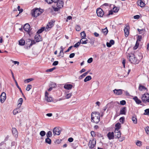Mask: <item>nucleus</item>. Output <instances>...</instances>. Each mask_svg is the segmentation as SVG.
<instances>
[{
    "instance_id": "f257e3e1",
    "label": "nucleus",
    "mask_w": 149,
    "mask_h": 149,
    "mask_svg": "<svg viewBox=\"0 0 149 149\" xmlns=\"http://www.w3.org/2000/svg\"><path fill=\"white\" fill-rule=\"evenodd\" d=\"M91 119L92 122L97 123L100 121V113L98 112H93L91 113Z\"/></svg>"
},
{
    "instance_id": "f03ea898",
    "label": "nucleus",
    "mask_w": 149,
    "mask_h": 149,
    "mask_svg": "<svg viewBox=\"0 0 149 149\" xmlns=\"http://www.w3.org/2000/svg\"><path fill=\"white\" fill-rule=\"evenodd\" d=\"M54 3L55 5L53 6L52 7L55 11H58L63 7L64 2L62 0H59L56 3Z\"/></svg>"
},
{
    "instance_id": "7ed1b4c3",
    "label": "nucleus",
    "mask_w": 149,
    "mask_h": 149,
    "mask_svg": "<svg viewBox=\"0 0 149 149\" xmlns=\"http://www.w3.org/2000/svg\"><path fill=\"white\" fill-rule=\"evenodd\" d=\"M128 56H129L128 59H129V61L131 63L138 64L139 63V60L137 59L134 54H129Z\"/></svg>"
},
{
    "instance_id": "20e7f679",
    "label": "nucleus",
    "mask_w": 149,
    "mask_h": 149,
    "mask_svg": "<svg viewBox=\"0 0 149 149\" xmlns=\"http://www.w3.org/2000/svg\"><path fill=\"white\" fill-rule=\"evenodd\" d=\"M142 102L145 103L149 102V94L146 93L142 95L141 97Z\"/></svg>"
},
{
    "instance_id": "39448f33",
    "label": "nucleus",
    "mask_w": 149,
    "mask_h": 149,
    "mask_svg": "<svg viewBox=\"0 0 149 149\" xmlns=\"http://www.w3.org/2000/svg\"><path fill=\"white\" fill-rule=\"evenodd\" d=\"M23 29L29 35L32 33L31 31L30 26L29 24H25L23 26Z\"/></svg>"
},
{
    "instance_id": "423d86ee",
    "label": "nucleus",
    "mask_w": 149,
    "mask_h": 149,
    "mask_svg": "<svg viewBox=\"0 0 149 149\" xmlns=\"http://www.w3.org/2000/svg\"><path fill=\"white\" fill-rule=\"evenodd\" d=\"M40 13L41 14L42 12H41L38 8H36L32 10V15L34 17H37L39 15Z\"/></svg>"
},
{
    "instance_id": "0eeeda50",
    "label": "nucleus",
    "mask_w": 149,
    "mask_h": 149,
    "mask_svg": "<svg viewBox=\"0 0 149 149\" xmlns=\"http://www.w3.org/2000/svg\"><path fill=\"white\" fill-rule=\"evenodd\" d=\"M54 22L55 21H54L52 20L50 22H49L45 29V31H49L50 29L54 26Z\"/></svg>"
},
{
    "instance_id": "6e6552de",
    "label": "nucleus",
    "mask_w": 149,
    "mask_h": 149,
    "mask_svg": "<svg viewBox=\"0 0 149 149\" xmlns=\"http://www.w3.org/2000/svg\"><path fill=\"white\" fill-rule=\"evenodd\" d=\"M96 13L97 16L100 17H102L104 14V13L102 10L100 8H98L97 9Z\"/></svg>"
},
{
    "instance_id": "1a4fd4ad",
    "label": "nucleus",
    "mask_w": 149,
    "mask_h": 149,
    "mask_svg": "<svg viewBox=\"0 0 149 149\" xmlns=\"http://www.w3.org/2000/svg\"><path fill=\"white\" fill-rule=\"evenodd\" d=\"M96 144V140L95 139H93L92 141H90L88 146L90 148H93L95 147Z\"/></svg>"
},
{
    "instance_id": "9d476101",
    "label": "nucleus",
    "mask_w": 149,
    "mask_h": 149,
    "mask_svg": "<svg viewBox=\"0 0 149 149\" xmlns=\"http://www.w3.org/2000/svg\"><path fill=\"white\" fill-rule=\"evenodd\" d=\"M6 98V93L4 92H3L0 96V100L1 102L3 103L5 101Z\"/></svg>"
},
{
    "instance_id": "9b49d317",
    "label": "nucleus",
    "mask_w": 149,
    "mask_h": 149,
    "mask_svg": "<svg viewBox=\"0 0 149 149\" xmlns=\"http://www.w3.org/2000/svg\"><path fill=\"white\" fill-rule=\"evenodd\" d=\"M130 29V27L128 26H126L125 27L124 29V32L125 33V36L126 37H127L128 36L129 33Z\"/></svg>"
},
{
    "instance_id": "f8f14e48",
    "label": "nucleus",
    "mask_w": 149,
    "mask_h": 149,
    "mask_svg": "<svg viewBox=\"0 0 149 149\" xmlns=\"http://www.w3.org/2000/svg\"><path fill=\"white\" fill-rule=\"evenodd\" d=\"M53 132L54 135H60L61 132L58 128L57 127H55L53 130Z\"/></svg>"
},
{
    "instance_id": "ddd939ff",
    "label": "nucleus",
    "mask_w": 149,
    "mask_h": 149,
    "mask_svg": "<svg viewBox=\"0 0 149 149\" xmlns=\"http://www.w3.org/2000/svg\"><path fill=\"white\" fill-rule=\"evenodd\" d=\"M123 90L122 89L117 90L115 89L113 90V91L115 94L117 95H120L122 94V91Z\"/></svg>"
},
{
    "instance_id": "4468645a",
    "label": "nucleus",
    "mask_w": 149,
    "mask_h": 149,
    "mask_svg": "<svg viewBox=\"0 0 149 149\" xmlns=\"http://www.w3.org/2000/svg\"><path fill=\"white\" fill-rule=\"evenodd\" d=\"M107 136L109 140L113 139L114 137V133L113 132H109L107 135Z\"/></svg>"
},
{
    "instance_id": "2eb2a0df",
    "label": "nucleus",
    "mask_w": 149,
    "mask_h": 149,
    "mask_svg": "<svg viewBox=\"0 0 149 149\" xmlns=\"http://www.w3.org/2000/svg\"><path fill=\"white\" fill-rule=\"evenodd\" d=\"M126 107H124L121 108L120 111V114L125 115L126 114Z\"/></svg>"
},
{
    "instance_id": "dca6fc26",
    "label": "nucleus",
    "mask_w": 149,
    "mask_h": 149,
    "mask_svg": "<svg viewBox=\"0 0 149 149\" xmlns=\"http://www.w3.org/2000/svg\"><path fill=\"white\" fill-rule=\"evenodd\" d=\"M73 87V86L71 84H65L64 86V88L68 90L71 89Z\"/></svg>"
},
{
    "instance_id": "f3484780",
    "label": "nucleus",
    "mask_w": 149,
    "mask_h": 149,
    "mask_svg": "<svg viewBox=\"0 0 149 149\" xmlns=\"http://www.w3.org/2000/svg\"><path fill=\"white\" fill-rule=\"evenodd\" d=\"M137 3L138 5L141 7H144L145 5V3L141 0H138Z\"/></svg>"
},
{
    "instance_id": "a211bd4d",
    "label": "nucleus",
    "mask_w": 149,
    "mask_h": 149,
    "mask_svg": "<svg viewBox=\"0 0 149 149\" xmlns=\"http://www.w3.org/2000/svg\"><path fill=\"white\" fill-rule=\"evenodd\" d=\"M35 39L36 40V42H39L42 40L41 36L39 35H37L35 36Z\"/></svg>"
},
{
    "instance_id": "6ab92c4d",
    "label": "nucleus",
    "mask_w": 149,
    "mask_h": 149,
    "mask_svg": "<svg viewBox=\"0 0 149 149\" xmlns=\"http://www.w3.org/2000/svg\"><path fill=\"white\" fill-rule=\"evenodd\" d=\"M12 132L13 134L15 137L17 136V132L16 129L15 128H13L12 129Z\"/></svg>"
},
{
    "instance_id": "aec40b11",
    "label": "nucleus",
    "mask_w": 149,
    "mask_h": 149,
    "mask_svg": "<svg viewBox=\"0 0 149 149\" xmlns=\"http://www.w3.org/2000/svg\"><path fill=\"white\" fill-rule=\"evenodd\" d=\"M31 40L29 39L26 40L25 44L26 45L27 47H29V48L31 47L30 46L31 44Z\"/></svg>"
},
{
    "instance_id": "412c9836",
    "label": "nucleus",
    "mask_w": 149,
    "mask_h": 149,
    "mask_svg": "<svg viewBox=\"0 0 149 149\" xmlns=\"http://www.w3.org/2000/svg\"><path fill=\"white\" fill-rule=\"evenodd\" d=\"M133 99L135 101L136 103L138 104H141V101L137 97L135 96L134 97Z\"/></svg>"
},
{
    "instance_id": "4be33fe9",
    "label": "nucleus",
    "mask_w": 149,
    "mask_h": 149,
    "mask_svg": "<svg viewBox=\"0 0 149 149\" xmlns=\"http://www.w3.org/2000/svg\"><path fill=\"white\" fill-rule=\"evenodd\" d=\"M25 43V41L23 39H21L19 41V44L21 46L24 45Z\"/></svg>"
},
{
    "instance_id": "5701e85b",
    "label": "nucleus",
    "mask_w": 149,
    "mask_h": 149,
    "mask_svg": "<svg viewBox=\"0 0 149 149\" xmlns=\"http://www.w3.org/2000/svg\"><path fill=\"white\" fill-rule=\"evenodd\" d=\"M139 90L141 91H142L143 90H146L147 89V88L144 87V86L140 84L139 87Z\"/></svg>"
},
{
    "instance_id": "b1692460",
    "label": "nucleus",
    "mask_w": 149,
    "mask_h": 149,
    "mask_svg": "<svg viewBox=\"0 0 149 149\" xmlns=\"http://www.w3.org/2000/svg\"><path fill=\"white\" fill-rule=\"evenodd\" d=\"M89 72L90 71H88L87 72L83 73L82 75L79 76V79H81L83 78L86 75H87Z\"/></svg>"
},
{
    "instance_id": "393cba45",
    "label": "nucleus",
    "mask_w": 149,
    "mask_h": 149,
    "mask_svg": "<svg viewBox=\"0 0 149 149\" xmlns=\"http://www.w3.org/2000/svg\"><path fill=\"white\" fill-rule=\"evenodd\" d=\"M22 102L23 99L22 98H21L19 99L18 100V102L19 103L17 105L18 107L19 108L20 107L22 103Z\"/></svg>"
},
{
    "instance_id": "a878e982",
    "label": "nucleus",
    "mask_w": 149,
    "mask_h": 149,
    "mask_svg": "<svg viewBox=\"0 0 149 149\" xmlns=\"http://www.w3.org/2000/svg\"><path fill=\"white\" fill-rule=\"evenodd\" d=\"M81 36L82 39H86V38L85 37L86 36V34L85 31H83L81 33Z\"/></svg>"
},
{
    "instance_id": "bb28decb",
    "label": "nucleus",
    "mask_w": 149,
    "mask_h": 149,
    "mask_svg": "<svg viewBox=\"0 0 149 149\" xmlns=\"http://www.w3.org/2000/svg\"><path fill=\"white\" fill-rule=\"evenodd\" d=\"M91 77L90 76H87L84 79V81L85 82H86L88 81H89L91 79Z\"/></svg>"
},
{
    "instance_id": "cd10ccee",
    "label": "nucleus",
    "mask_w": 149,
    "mask_h": 149,
    "mask_svg": "<svg viewBox=\"0 0 149 149\" xmlns=\"http://www.w3.org/2000/svg\"><path fill=\"white\" fill-rule=\"evenodd\" d=\"M108 31L107 27H106L105 29H102V32H103L104 33V34L105 35H107L108 32Z\"/></svg>"
},
{
    "instance_id": "c85d7f7f",
    "label": "nucleus",
    "mask_w": 149,
    "mask_h": 149,
    "mask_svg": "<svg viewBox=\"0 0 149 149\" xmlns=\"http://www.w3.org/2000/svg\"><path fill=\"white\" fill-rule=\"evenodd\" d=\"M114 135L116 136V138H117L118 139L121 136V132H119L118 133H114Z\"/></svg>"
},
{
    "instance_id": "c756f323",
    "label": "nucleus",
    "mask_w": 149,
    "mask_h": 149,
    "mask_svg": "<svg viewBox=\"0 0 149 149\" xmlns=\"http://www.w3.org/2000/svg\"><path fill=\"white\" fill-rule=\"evenodd\" d=\"M45 28L44 27H42L41 29H39L38 31L37 32V33L38 34H39L41 33L42 31H43L44 30H45Z\"/></svg>"
},
{
    "instance_id": "7c9ffc66",
    "label": "nucleus",
    "mask_w": 149,
    "mask_h": 149,
    "mask_svg": "<svg viewBox=\"0 0 149 149\" xmlns=\"http://www.w3.org/2000/svg\"><path fill=\"white\" fill-rule=\"evenodd\" d=\"M132 120L134 123L136 124L137 123V120L136 116H133L132 118Z\"/></svg>"
},
{
    "instance_id": "2f4dec72",
    "label": "nucleus",
    "mask_w": 149,
    "mask_h": 149,
    "mask_svg": "<svg viewBox=\"0 0 149 149\" xmlns=\"http://www.w3.org/2000/svg\"><path fill=\"white\" fill-rule=\"evenodd\" d=\"M45 142L49 144H51V140L49 138L47 137L46 139H45Z\"/></svg>"
},
{
    "instance_id": "473e14b6",
    "label": "nucleus",
    "mask_w": 149,
    "mask_h": 149,
    "mask_svg": "<svg viewBox=\"0 0 149 149\" xmlns=\"http://www.w3.org/2000/svg\"><path fill=\"white\" fill-rule=\"evenodd\" d=\"M46 136L48 138L51 137L52 136V132L50 131H48L47 133Z\"/></svg>"
},
{
    "instance_id": "72a5a7b5",
    "label": "nucleus",
    "mask_w": 149,
    "mask_h": 149,
    "mask_svg": "<svg viewBox=\"0 0 149 149\" xmlns=\"http://www.w3.org/2000/svg\"><path fill=\"white\" fill-rule=\"evenodd\" d=\"M32 86L31 85L29 84L27 85V87L26 88V90L28 91H29L32 88Z\"/></svg>"
},
{
    "instance_id": "f704fd0d",
    "label": "nucleus",
    "mask_w": 149,
    "mask_h": 149,
    "mask_svg": "<svg viewBox=\"0 0 149 149\" xmlns=\"http://www.w3.org/2000/svg\"><path fill=\"white\" fill-rule=\"evenodd\" d=\"M46 133L44 131H41L40 133V135L42 136H44L45 135Z\"/></svg>"
},
{
    "instance_id": "c9c22d12",
    "label": "nucleus",
    "mask_w": 149,
    "mask_h": 149,
    "mask_svg": "<svg viewBox=\"0 0 149 149\" xmlns=\"http://www.w3.org/2000/svg\"><path fill=\"white\" fill-rule=\"evenodd\" d=\"M136 144L138 146H141L142 145V142L139 141H137Z\"/></svg>"
},
{
    "instance_id": "e433bc0d",
    "label": "nucleus",
    "mask_w": 149,
    "mask_h": 149,
    "mask_svg": "<svg viewBox=\"0 0 149 149\" xmlns=\"http://www.w3.org/2000/svg\"><path fill=\"white\" fill-rule=\"evenodd\" d=\"M119 121L121 122L122 123H123L125 121V118L123 117H121L119 119Z\"/></svg>"
},
{
    "instance_id": "4c0bfd02",
    "label": "nucleus",
    "mask_w": 149,
    "mask_h": 149,
    "mask_svg": "<svg viewBox=\"0 0 149 149\" xmlns=\"http://www.w3.org/2000/svg\"><path fill=\"white\" fill-rule=\"evenodd\" d=\"M115 127L116 128H117V129H120L121 127L120 124L119 123H117L115 125Z\"/></svg>"
},
{
    "instance_id": "58836bf2",
    "label": "nucleus",
    "mask_w": 149,
    "mask_h": 149,
    "mask_svg": "<svg viewBox=\"0 0 149 149\" xmlns=\"http://www.w3.org/2000/svg\"><path fill=\"white\" fill-rule=\"evenodd\" d=\"M113 12L116 13L119 10V9H118V8L116 7H114L113 8Z\"/></svg>"
},
{
    "instance_id": "ea45409f",
    "label": "nucleus",
    "mask_w": 149,
    "mask_h": 149,
    "mask_svg": "<svg viewBox=\"0 0 149 149\" xmlns=\"http://www.w3.org/2000/svg\"><path fill=\"white\" fill-rule=\"evenodd\" d=\"M145 113H144V115H149V109H146L145 110Z\"/></svg>"
},
{
    "instance_id": "a19ab883",
    "label": "nucleus",
    "mask_w": 149,
    "mask_h": 149,
    "mask_svg": "<svg viewBox=\"0 0 149 149\" xmlns=\"http://www.w3.org/2000/svg\"><path fill=\"white\" fill-rule=\"evenodd\" d=\"M45 99L48 102H51L52 100L51 97H47L45 98Z\"/></svg>"
},
{
    "instance_id": "79ce46f5",
    "label": "nucleus",
    "mask_w": 149,
    "mask_h": 149,
    "mask_svg": "<svg viewBox=\"0 0 149 149\" xmlns=\"http://www.w3.org/2000/svg\"><path fill=\"white\" fill-rule=\"evenodd\" d=\"M61 50L60 51V55H61V53H63V56H62V57H63V55H64V53H63V46H61Z\"/></svg>"
},
{
    "instance_id": "37998d69",
    "label": "nucleus",
    "mask_w": 149,
    "mask_h": 149,
    "mask_svg": "<svg viewBox=\"0 0 149 149\" xmlns=\"http://www.w3.org/2000/svg\"><path fill=\"white\" fill-rule=\"evenodd\" d=\"M15 83L16 84V85L17 87L19 89V90L20 92H22V90H21V88L18 86V84H17V81H16V80H15Z\"/></svg>"
},
{
    "instance_id": "c03bdc74",
    "label": "nucleus",
    "mask_w": 149,
    "mask_h": 149,
    "mask_svg": "<svg viewBox=\"0 0 149 149\" xmlns=\"http://www.w3.org/2000/svg\"><path fill=\"white\" fill-rule=\"evenodd\" d=\"M142 39V36H141L139 35L137 37V40L136 41L137 42L138 41H141V40Z\"/></svg>"
},
{
    "instance_id": "a18cd8bd",
    "label": "nucleus",
    "mask_w": 149,
    "mask_h": 149,
    "mask_svg": "<svg viewBox=\"0 0 149 149\" xmlns=\"http://www.w3.org/2000/svg\"><path fill=\"white\" fill-rule=\"evenodd\" d=\"M71 95H72L71 93L67 94L65 96L66 98V99L69 98L71 97Z\"/></svg>"
},
{
    "instance_id": "49530a36",
    "label": "nucleus",
    "mask_w": 149,
    "mask_h": 149,
    "mask_svg": "<svg viewBox=\"0 0 149 149\" xmlns=\"http://www.w3.org/2000/svg\"><path fill=\"white\" fill-rule=\"evenodd\" d=\"M120 104L121 105H124L126 104V102L125 100H122L120 101Z\"/></svg>"
},
{
    "instance_id": "de8ad7c7",
    "label": "nucleus",
    "mask_w": 149,
    "mask_h": 149,
    "mask_svg": "<svg viewBox=\"0 0 149 149\" xmlns=\"http://www.w3.org/2000/svg\"><path fill=\"white\" fill-rule=\"evenodd\" d=\"M81 29L80 26H79V25H77L76 26V31H79Z\"/></svg>"
},
{
    "instance_id": "09e8293b",
    "label": "nucleus",
    "mask_w": 149,
    "mask_h": 149,
    "mask_svg": "<svg viewBox=\"0 0 149 149\" xmlns=\"http://www.w3.org/2000/svg\"><path fill=\"white\" fill-rule=\"evenodd\" d=\"M91 134L92 136L93 137H94L95 136L96 134L95 133V132L93 131H92L91 132Z\"/></svg>"
},
{
    "instance_id": "8fccbe9b",
    "label": "nucleus",
    "mask_w": 149,
    "mask_h": 149,
    "mask_svg": "<svg viewBox=\"0 0 149 149\" xmlns=\"http://www.w3.org/2000/svg\"><path fill=\"white\" fill-rule=\"evenodd\" d=\"M33 80V79L32 78L28 79H26L25 80V82H26L27 83H29L30 81H32Z\"/></svg>"
},
{
    "instance_id": "3c124183",
    "label": "nucleus",
    "mask_w": 149,
    "mask_h": 149,
    "mask_svg": "<svg viewBox=\"0 0 149 149\" xmlns=\"http://www.w3.org/2000/svg\"><path fill=\"white\" fill-rule=\"evenodd\" d=\"M51 86L52 87L55 88L56 86V84L55 83L52 82L51 83Z\"/></svg>"
},
{
    "instance_id": "603ef678",
    "label": "nucleus",
    "mask_w": 149,
    "mask_h": 149,
    "mask_svg": "<svg viewBox=\"0 0 149 149\" xmlns=\"http://www.w3.org/2000/svg\"><path fill=\"white\" fill-rule=\"evenodd\" d=\"M93 60V58H90L88 59L87 62L88 63H91L92 62Z\"/></svg>"
},
{
    "instance_id": "864d4df0",
    "label": "nucleus",
    "mask_w": 149,
    "mask_h": 149,
    "mask_svg": "<svg viewBox=\"0 0 149 149\" xmlns=\"http://www.w3.org/2000/svg\"><path fill=\"white\" fill-rule=\"evenodd\" d=\"M84 40V39H82V44H86L87 43L88 40L86 39L85 40Z\"/></svg>"
},
{
    "instance_id": "5fc2aeb1",
    "label": "nucleus",
    "mask_w": 149,
    "mask_h": 149,
    "mask_svg": "<svg viewBox=\"0 0 149 149\" xmlns=\"http://www.w3.org/2000/svg\"><path fill=\"white\" fill-rule=\"evenodd\" d=\"M79 45L80 44L79 42H77L74 45V47L77 48L79 47Z\"/></svg>"
},
{
    "instance_id": "6e6d98bb",
    "label": "nucleus",
    "mask_w": 149,
    "mask_h": 149,
    "mask_svg": "<svg viewBox=\"0 0 149 149\" xmlns=\"http://www.w3.org/2000/svg\"><path fill=\"white\" fill-rule=\"evenodd\" d=\"M119 129H117V128H116L114 132V133H118L119 132H121L119 130Z\"/></svg>"
},
{
    "instance_id": "4d7b16f0",
    "label": "nucleus",
    "mask_w": 149,
    "mask_h": 149,
    "mask_svg": "<svg viewBox=\"0 0 149 149\" xmlns=\"http://www.w3.org/2000/svg\"><path fill=\"white\" fill-rule=\"evenodd\" d=\"M75 56V54L74 53H72L71 54L69 55V57L70 58H73Z\"/></svg>"
},
{
    "instance_id": "13d9d810",
    "label": "nucleus",
    "mask_w": 149,
    "mask_h": 149,
    "mask_svg": "<svg viewBox=\"0 0 149 149\" xmlns=\"http://www.w3.org/2000/svg\"><path fill=\"white\" fill-rule=\"evenodd\" d=\"M46 2L49 4H51L52 3V0H45Z\"/></svg>"
},
{
    "instance_id": "bf43d9fd",
    "label": "nucleus",
    "mask_w": 149,
    "mask_h": 149,
    "mask_svg": "<svg viewBox=\"0 0 149 149\" xmlns=\"http://www.w3.org/2000/svg\"><path fill=\"white\" fill-rule=\"evenodd\" d=\"M55 69V68H53L47 70H46V71L51 72L53 71L54 69Z\"/></svg>"
},
{
    "instance_id": "052dcab7",
    "label": "nucleus",
    "mask_w": 149,
    "mask_h": 149,
    "mask_svg": "<svg viewBox=\"0 0 149 149\" xmlns=\"http://www.w3.org/2000/svg\"><path fill=\"white\" fill-rule=\"evenodd\" d=\"M73 141V139L72 138L70 137L68 138V141L70 142H72Z\"/></svg>"
},
{
    "instance_id": "680f3d73",
    "label": "nucleus",
    "mask_w": 149,
    "mask_h": 149,
    "mask_svg": "<svg viewBox=\"0 0 149 149\" xmlns=\"http://www.w3.org/2000/svg\"><path fill=\"white\" fill-rule=\"evenodd\" d=\"M58 61H55L53 63L52 65L54 66L58 64Z\"/></svg>"
},
{
    "instance_id": "e2e57ef3",
    "label": "nucleus",
    "mask_w": 149,
    "mask_h": 149,
    "mask_svg": "<svg viewBox=\"0 0 149 149\" xmlns=\"http://www.w3.org/2000/svg\"><path fill=\"white\" fill-rule=\"evenodd\" d=\"M149 127H147L146 128H145V130L147 134H148L149 132V131L148 130V128Z\"/></svg>"
},
{
    "instance_id": "0e129e2a",
    "label": "nucleus",
    "mask_w": 149,
    "mask_h": 149,
    "mask_svg": "<svg viewBox=\"0 0 149 149\" xmlns=\"http://www.w3.org/2000/svg\"><path fill=\"white\" fill-rule=\"evenodd\" d=\"M140 16L138 15H136L134 16V19H138L140 18Z\"/></svg>"
},
{
    "instance_id": "69168bd1",
    "label": "nucleus",
    "mask_w": 149,
    "mask_h": 149,
    "mask_svg": "<svg viewBox=\"0 0 149 149\" xmlns=\"http://www.w3.org/2000/svg\"><path fill=\"white\" fill-rule=\"evenodd\" d=\"M113 10H110L109 11V13L107 15V16H108L110 15L113 14Z\"/></svg>"
},
{
    "instance_id": "338daca9",
    "label": "nucleus",
    "mask_w": 149,
    "mask_h": 149,
    "mask_svg": "<svg viewBox=\"0 0 149 149\" xmlns=\"http://www.w3.org/2000/svg\"><path fill=\"white\" fill-rule=\"evenodd\" d=\"M36 43V42L34 40H31L30 46L31 47L32 45L35 44Z\"/></svg>"
},
{
    "instance_id": "774afa93",
    "label": "nucleus",
    "mask_w": 149,
    "mask_h": 149,
    "mask_svg": "<svg viewBox=\"0 0 149 149\" xmlns=\"http://www.w3.org/2000/svg\"><path fill=\"white\" fill-rule=\"evenodd\" d=\"M111 45H113L114 44L115 42L114 40H111L109 42Z\"/></svg>"
}]
</instances>
